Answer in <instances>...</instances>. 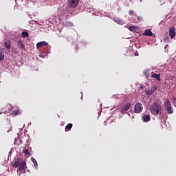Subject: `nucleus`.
<instances>
[{"label":"nucleus","mask_w":176,"mask_h":176,"mask_svg":"<svg viewBox=\"0 0 176 176\" xmlns=\"http://www.w3.org/2000/svg\"><path fill=\"white\" fill-rule=\"evenodd\" d=\"M25 166H27V162H25V161H20L19 158L14 159L12 162V167H15V168L19 167V170L21 171V173H25Z\"/></svg>","instance_id":"nucleus-1"},{"label":"nucleus","mask_w":176,"mask_h":176,"mask_svg":"<svg viewBox=\"0 0 176 176\" xmlns=\"http://www.w3.org/2000/svg\"><path fill=\"white\" fill-rule=\"evenodd\" d=\"M162 104L158 102H154L150 106V112L155 116H159V115H162Z\"/></svg>","instance_id":"nucleus-2"},{"label":"nucleus","mask_w":176,"mask_h":176,"mask_svg":"<svg viewBox=\"0 0 176 176\" xmlns=\"http://www.w3.org/2000/svg\"><path fill=\"white\" fill-rule=\"evenodd\" d=\"M164 105L166 108L167 113H168L169 115L173 114L174 111L173 110V107H171V103L170 102V100H165Z\"/></svg>","instance_id":"nucleus-3"},{"label":"nucleus","mask_w":176,"mask_h":176,"mask_svg":"<svg viewBox=\"0 0 176 176\" xmlns=\"http://www.w3.org/2000/svg\"><path fill=\"white\" fill-rule=\"evenodd\" d=\"M144 109V107L142 106V104L138 102L135 104V113H141Z\"/></svg>","instance_id":"nucleus-4"},{"label":"nucleus","mask_w":176,"mask_h":176,"mask_svg":"<svg viewBox=\"0 0 176 176\" xmlns=\"http://www.w3.org/2000/svg\"><path fill=\"white\" fill-rule=\"evenodd\" d=\"M79 5V0H69L68 6L69 8H76Z\"/></svg>","instance_id":"nucleus-5"},{"label":"nucleus","mask_w":176,"mask_h":176,"mask_svg":"<svg viewBox=\"0 0 176 176\" xmlns=\"http://www.w3.org/2000/svg\"><path fill=\"white\" fill-rule=\"evenodd\" d=\"M130 107H131V104L130 103H126L125 105L122 106L120 110L121 113H124L126 111H129Z\"/></svg>","instance_id":"nucleus-6"},{"label":"nucleus","mask_w":176,"mask_h":176,"mask_svg":"<svg viewBox=\"0 0 176 176\" xmlns=\"http://www.w3.org/2000/svg\"><path fill=\"white\" fill-rule=\"evenodd\" d=\"M156 87H151V88L146 89V94L147 96H151L152 94H153V93H155V90H156Z\"/></svg>","instance_id":"nucleus-7"},{"label":"nucleus","mask_w":176,"mask_h":176,"mask_svg":"<svg viewBox=\"0 0 176 176\" xmlns=\"http://www.w3.org/2000/svg\"><path fill=\"white\" fill-rule=\"evenodd\" d=\"M175 28L173 27H171L169 28V36L170 39H173V38H175Z\"/></svg>","instance_id":"nucleus-8"},{"label":"nucleus","mask_w":176,"mask_h":176,"mask_svg":"<svg viewBox=\"0 0 176 176\" xmlns=\"http://www.w3.org/2000/svg\"><path fill=\"white\" fill-rule=\"evenodd\" d=\"M142 119L143 120V122H149L151 120V115L149 114H146V115H144L142 117Z\"/></svg>","instance_id":"nucleus-9"},{"label":"nucleus","mask_w":176,"mask_h":176,"mask_svg":"<svg viewBox=\"0 0 176 176\" xmlns=\"http://www.w3.org/2000/svg\"><path fill=\"white\" fill-rule=\"evenodd\" d=\"M47 43L45 42V41H41V42H38L36 44V47L38 49H41V47H43V46H47Z\"/></svg>","instance_id":"nucleus-10"},{"label":"nucleus","mask_w":176,"mask_h":176,"mask_svg":"<svg viewBox=\"0 0 176 176\" xmlns=\"http://www.w3.org/2000/svg\"><path fill=\"white\" fill-rule=\"evenodd\" d=\"M143 35L144 36H152V35H153V33H152V30L148 29L143 33Z\"/></svg>","instance_id":"nucleus-11"},{"label":"nucleus","mask_w":176,"mask_h":176,"mask_svg":"<svg viewBox=\"0 0 176 176\" xmlns=\"http://www.w3.org/2000/svg\"><path fill=\"white\" fill-rule=\"evenodd\" d=\"M17 45H18L19 49H21V50H25V46L24 45L23 42H21V41H19L17 42Z\"/></svg>","instance_id":"nucleus-12"},{"label":"nucleus","mask_w":176,"mask_h":176,"mask_svg":"<svg viewBox=\"0 0 176 176\" xmlns=\"http://www.w3.org/2000/svg\"><path fill=\"white\" fill-rule=\"evenodd\" d=\"M151 78H153V79H156L158 82H160L161 79H160V74H157L156 73L152 74Z\"/></svg>","instance_id":"nucleus-13"},{"label":"nucleus","mask_w":176,"mask_h":176,"mask_svg":"<svg viewBox=\"0 0 176 176\" xmlns=\"http://www.w3.org/2000/svg\"><path fill=\"white\" fill-rule=\"evenodd\" d=\"M14 116H17L18 115H21V111L19 109L14 110L12 113Z\"/></svg>","instance_id":"nucleus-14"},{"label":"nucleus","mask_w":176,"mask_h":176,"mask_svg":"<svg viewBox=\"0 0 176 176\" xmlns=\"http://www.w3.org/2000/svg\"><path fill=\"white\" fill-rule=\"evenodd\" d=\"M72 123H69L66 125L65 128V131H70L71 129H72Z\"/></svg>","instance_id":"nucleus-15"},{"label":"nucleus","mask_w":176,"mask_h":176,"mask_svg":"<svg viewBox=\"0 0 176 176\" xmlns=\"http://www.w3.org/2000/svg\"><path fill=\"white\" fill-rule=\"evenodd\" d=\"M5 46L7 49H10L11 46H12V43H10V41H6L5 43Z\"/></svg>","instance_id":"nucleus-16"},{"label":"nucleus","mask_w":176,"mask_h":176,"mask_svg":"<svg viewBox=\"0 0 176 176\" xmlns=\"http://www.w3.org/2000/svg\"><path fill=\"white\" fill-rule=\"evenodd\" d=\"M137 28H138L135 26H130L129 28V31H132L133 32H134L137 31Z\"/></svg>","instance_id":"nucleus-17"},{"label":"nucleus","mask_w":176,"mask_h":176,"mask_svg":"<svg viewBox=\"0 0 176 176\" xmlns=\"http://www.w3.org/2000/svg\"><path fill=\"white\" fill-rule=\"evenodd\" d=\"M29 34L27 32H22L21 37L22 38H27Z\"/></svg>","instance_id":"nucleus-18"},{"label":"nucleus","mask_w":176,"mask_h":176,"mask_svg":"<svg viewBox=\"0 0 176 176\" xmlns=\"http://www.w3.org/2000/svg\"><path fill=\"white\" fill-rule=\"evenodd\" d=\"M31 161L32 162V163H34V165L36 167H38V162H36V160H35V158L32 157V158H31Z\"/></svg>","instance_id":"nucleus-19"},{"label":"nucleus","mask_w":176,"mask_h":176,"mask_svg":"<svg viewBox=\"0 0 176 176\" xmlns=\"http://www.w3.org/2000/svg\"><path fill=\"white\" fill-rule=\"evenodd\" d=\"M3 58H5V55H3V54H2V52H0V61H2Z\"/></svg>","instance_id":"nucleus-20"},{"label":"nucleus","mask_w":176,"mask_h":176,"mask_svg":"<svg viewBox=\"0 0 176 176\" xmlns=\"http://www.w3.org/2000/svg\"><path fill=\"white\" fill-rule=\"evenodd\" d=\"M23 153L25 155H30V151L28 149H25V150H23Z\"/></svg>","instance_id":"nucleus-21"},{"label":"nucleus","mask_w":176,"mask_h":176,"mask_svg":"<svg viewBox=\"0 0 176 176\" xmlns=\"http://www.w3.org/2000/svg\"><path fill=\"white\" fill-rule=\"evenodd\" d=\"M144 75H145V76H146V78H149V72H144Z\"/></svg>","instance_id":"nucleus-22"},{"label":"nucleus","mask_w":176,"mask_h":176,"mask_svg":"<svg viewBox=\"0 0 176 176\" xmlns=\"http://www.w3.org/2000/svg\"><path fill=\"white\" fill-rule=\"evenodd\" d=\"M129 14H130L131 16H133V14H134V11L130 10V11L129 12Z\"/></svg>","instance_id":"nucleus-23"},{"label":"nucleus","mask_w":176,"mask_h":176,"mask_svg":"<svg viewBox=\"0 0 176 176\" xmlns=\"http://www.w3.org/2000/svg\"><path fill=\"white\" fill-rule=\"evenodd\" d=\"M138 20L139 21H142V18L141 16H138Z\"/></svg>","instance_id":"nucleus-24"}]
</instances>
